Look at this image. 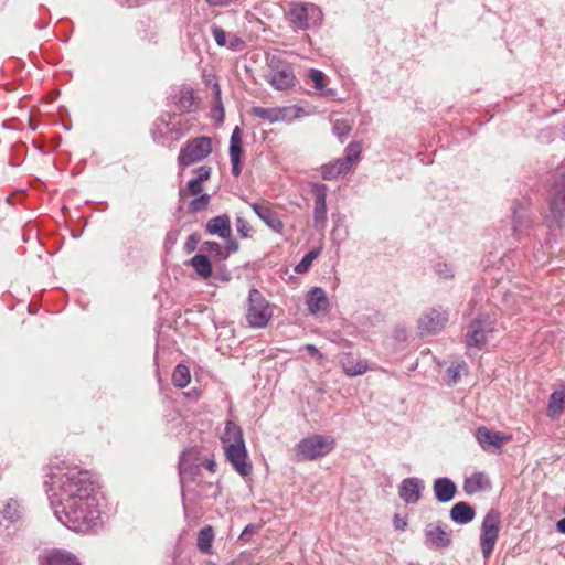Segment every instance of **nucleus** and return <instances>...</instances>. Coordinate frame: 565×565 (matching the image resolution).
Wrapping results in <instances>:
<instances>
[{"label":"nucleus","instance_id":"nucleus-31","mask_svg":"<svg viewBox=\"0 0 565 565\" xmlns=\"http://www.w3.org/2000/svg\"><path fill=\"white\" fill-rule=\"evenodd\" d=\"M565 407V391H555L551 394L547 405V416L555 418Z\"/></svg>","mask_w":565,"mask_h":565},{"label":"nucleus","instance_id":"nucleus-44","mask_svg":"<svg viewBox=\"0 0 565 565\" xmlns=\"http://www.w3.org/2000/svg\"><path fill=\"white\" fill-rule=\"evenodd\" d=\"M202 190H203L202 182H200L193 178L188 182L186 190L184 192H181V195L186 194V193L190 195H198L202 192Z\"/></svg>","mask_w":565,"mask_h":565},{"label":"nucleus","instance_id":"nucleus-58","mask_svg":"<svg viewBox=\"0 0 565 565\" xmlns=\"http://www.w3.org/2000/svg\"><path fill=\"white\" fill-rule=\"evenodd\" d=\"M306 350L309 352L310 355L321 359L322 354L319 352V350L313 344H307Z\"/></svg>","mask_w":565,"mask_h":565},{"label":"nucleus","instance_id":"nucleus-8","mask_svg":"<svg viewBox=\"0 0 565 565\" xmlns=\"http://www.w3.org/2000/svg\"><path fill=\"white\" fill-rule=\"evenodd\" d=\"M494 330L495 319L486 313L479 315L468 324L466 333L467 347L482 349Z\"/></svg>","mask_w":565,"mask_h":565},{"label":"nucleus","instance_id":"nucleus-52","mask_svg":"<svg viewBox=\"0 0 565 565\" xmlns=\"http://www.w3.org/2000/svg\"><path fill=\"white\" fill-rule=\"evenodd\" d=\"M203 247L209 252H215L217 255H222V247L217 242L206 241L203 243Z\"/></svg>","mask_w":565,"mask_h":565},{"label":"nucleus","instance_id":"nucleus-30","mask_svg":"<svg viewBox=\"0 0 565 565\" xmlns=\"http://www.w3.org/2000/svg\"><path fill=\"white\" fill-rule=\"evenodd\" d=\"M308 77L312 81L313 87L319 95L326 97H333L335 95L334 89L326 88V75L323 72L312 68L309 71Z\"/></svg>","mask_w":565,"mask_h":565},{"label":"nucleus","instance_id":"nucleus-34","mask_svg":"<svg viewBox=\"0 0 565 565\" xmlns=\"http://www.w3.org/2000/svg\"><path fill=\"white\" fill-rule=\"evenodd\" d=\"M274 114L277 117L276 121H291L296 118H299L303 114V109L294 105L275 108Z\"/></svg>","mask_w":565,"mask_h":565},{"label":"nucleus","instance_id":"nucleus-1","mask_svg":"<svg viewBox=\"0 0 565 565\" xmlns=\"http://www.w3.org/2000/svg\"><path fill=\"white\" fill-rule=\"evenodd\" d=\"M54 515L57 520L76 532H88L95 529L100 521V510L97 498L77 501L71 499L68 502L53 503Z\"/></svg>","mask_w":565,"mask_h":565},{"label":"nucleus","instance_id":"nucleus-62","mask_svg":"<svg viewBox=\"0 0 565 565\" xmlns=\"http://www.w3.org/2000/svg\"><path fill=\"white\" fill-rule=\"evenodd\" d=\"M182 498H183V508H184V512H185V515L188 516V507H186V503H185L186 494H185V491H184V490L182 491Z\"/></svg>","mask_w":565,"mask_h":565},{"label":"nucleus","instance_id":"nucleus-41","mask_svg":"<svg viewBox=\"0 0 565 565\" xmlns=\"http://www.w3.org/2000/svg\"><path fill=\"white\" fill-rule=\"evenodd\" d=\"M465 367L463 364L451 365L446 371V381L449 385L456 384L460 379V372Z\"/></svg>","mask_w":565,"mask_h":565},{"label":"nucleus","instance_id":"nucleus-60","mask_svg":"<svg viewBox=\"0 0 565 565\" xmlns=\"http://www.w3.org/2000/svg\"><path fill=\"white\" fill-rule=\"evenodd\" d=\"M555 175L557 179H565V162L555 170Z\"/></svg>","mask_w":565,"mask_h":565},{"label":"nucleus","instance_id":"nucleus-19","mask_svg":"<svg viewBox=\"0 0 565 565\" xmlns=\"http://www.w3.org/2000/svg\"><path fill=\"white\" fill-rule=\"evenodd\" d=\"M306 305L313 316L328 313L330 307L329 298L320 287H313L307 292Z\"/></svg>","mask_w":565,"mask_h":565},{"label":"nucleus","instance_id":"nucleus-4","mask_svg":"<svg viewBox=\"0 0 565 565\" xmlns=\"http://www.w3.org/2000/svg\"><path fill=\"white\" fill-rule=\"evenodd\" d=\"M266 71L264 79L275 89L286 90L295 86L296 76L292 65L282 57L280 52L265 53Z\"/></svg>","mask_w":565,"mask_h":565},{"label":"nucleus","instance_id":"nucleus-15","mask_svg":"<svg viewBox=\"0 0 565 565\" xmlns=\"http://www.w3.org/2000/svg\"><path fill=\"white\" fill-rule=\"evenodd\" d=\"M553 180L550 212L555 223L561 226L565 224V179H557L554 171Z\"/></svg>","mask_w":565,"mask_h":565},{"label":"nucleus","instance_id":"nucleus-18","mask_svg":"<svg viewBox=\"0 0 565 565\" xmlns=\"http://www.w3.org/2000/svg\"><path fill=\"white\" fill-rule=\"evenodd\" d=\"M249 205L259 220H262L270 230L276 233H280L282 231L284 224L270 202L259 201Z\"/></svg>","mask_w":565,"mask_h":565},{"label":"nucleus","instance_id":"nucleus-24","mask_svg":"<svg viewBox=\"0 0 565 565\" xmlns=\"http://www.w3.org/2000/svg\"><path fill=\"white\" fill-rule=\"evenodd\" d=\"M491 487V482L486 473L475 472L463 481V491L471 495Z\"/></svg>","mask_w":565,"mask_h":565},{"label":"nucleus","instance_id":"nucleus-9","mask_svg":"<svg viewBox=\"0 0 565 565\" xmlns=\"http://www.w3.org/2000/svg\"><path fill=\"white\" fill-rule=\"evenodd\" d=\"M203 463V456L199 448L191 447L183 450L179 457L178 463L181 484L183 486L184 483L195 481Z\"/></svg>","mask_w":565,"mask_h":565},{"label":"nucleus","instance_id":"nucleus-64","mask_svg":"<svg viewBox=\"0 0 565 565\" xmlns=\"http://www.w3.org/2000/svg\"><path fill=\"white\" fill-rule=\"evenodd\" d=\"M258 56H259V53H254V54L250 56V58H252V60H256Z\"/></svg>","mask_w":565,"mask_h":565},{"label":"nucleus","instance_id":"nucleus-39","mask_svg":"<svg viewBox=\"0 0 565 565\" xmlns=\"http://www.w3.org/2000/svg\"><path fill=\"white\" fill-rule=\"evenodd\" d=\"M210 203L209 194H201L200 196L194 198L189 204V211L192 213H196L200 211H204Z\"/></svg>","mask_w":565,"mask_h":565},{"label":"nucleus","instance_id":"nucleus-57","mask_svg":"<svg viewBox=\"0 0 565 565\" xmlns=\"http://www.w3.org/2000/svg\"><path fill=\"white\" fill-rule=\"evenodd\" d=\"M522 215L516 210L513 211V231L516 232L521 226Z\"/></svg>","mask_w":565,"mask_h":565},{"label":"nucleus","instance_id":"nucleus-12","mask_svg":"<svg viewBox=\"0 0 565 565\" xmlns=\"http://www.w3.org/2000/svg\"><path fill=\"white\" fill-rule=\"evenodd\" d=\"M449 320V312L441 306L424 311L417 321L418 332L422 337L440 332Z\"/></svg>","mask_w":565,"mask_h":565},{"label":"nucleus","instance_id":"nucleus-22","mask_svg":"<svg viewBox=\"0 0 565 565\" xmlns=\"http://www.w3.org/2000/svg\"><path fill=\"white\" fill-rule=\"evenodd\" d=\"M423 489L422 481L418 478H406L402 481L398 493L406 503H416L420 498Z\"/></svg>","mask_w":565,"mask_h":565},{"label":"nucleus","instance_id":"nucleus-48","mask_svg":"<svg viewBox=\"0 0 565 565\" xmlns=\"http://www.w3.org/2000/svg\"><path fill=\"white\" fill-rule=\"evenodd\" d=\"M193 172L195 174L194 179L200 182H203L210 178L211 168L207 166H202V167H199L198 169H195Z\"/></svg>","mask_w":565,"mask_h":565},{"label":"nucleus","instance_id":"nucleus-25","mask_svg":"<svg viewBox=\"0 0 565 565\" xmlns=\"http://www.w3.org/2000/svg\"><path fill=\"white\" fill-rule=\"evenodd\" d=\"M476 512L467 502H457L450 509V519L457 524H467L475 519Z\"/></svg>","mask_w":565,"mask_h":565},{"label":"nucleus","instance_id":"nucleus-56","mask_svg":"<svg viewBox=\"0 0 565 565\" xmlns=\"http://www.w3.org/2000/svg\"><path fill=\"white\" fill-rule=\"evenodd\" d=\"M203 466L205 469H207L210 472H215V467H216V463L213 459H209V458H205L203 457Z\"/></svg>","mask_w":565,"mask_h":565},{"label":"nucleus","instance_id":"nucleus-63","mask_svg":"<svg viewBox=\"0 0 565 565\" xmlns=\"http://www.w3.org/2000/svg\"><path fill=\"white\" fill-rule=\"evenodd\" d=\"M247 536V526H245L239 535L241 540H244Z\"/></svg>","mask_w":565,"mask_h":565},{"label":"nucleus","instance_id":"nucleus-14","mask_svg":"<svg viewBox=\"0 0 565 565\" xmlns=\"http://www.w3.org/2000/svg\"><path fill=\"white\" fill-rule=\"evenodd\" d=\"M311 192L313 194V226L324 230L327 224V193L328 186L324 183H312Z\"/></svg>","mask_w":565,"mask_h":565},{"label":"nucleus","instance_id":"nucleus-5","mask_svg":"<svg viewBox=\"0 0 565 565\" xmlns=\"http://www.w3.org/2000/svg\"><path fill=\"white\" fill-rule=\"evenodd\" d=\"M287 19L295 30L306 31L321 25L323 14L321 9L312 3L294 2L289 4Z\"/></svg>","mask_w":565,"mask_h":565},{"label":"nucleus","instance_id":"nucleus-6","mask_svg":"<svg viewBox=\"0 0 565 565\" xmlns=\"http://www.w3.org/2000/svg\"><path fill=\"white\" fill-rule=\"evenodd\" d=\"M335 447V440L328 435H312L301 439L296 446L298 460H316L327 456Z\"/></svg>","mask_w":565,"mask_h":565},{"label":"nucleus","instance_id":"nucleus-51","mask_svg":"<svg viewBox=\"0 0 565 565\" xmlns=\"http://www.w3.org/2000/svg\"><path fill=\"white\" fill-rule=\"evenodd\" d=\"M236 227L242 237H247V224L243 216L236 218Z\"/></svg>","mask_w":565,"mask_h":565},{"label":"nucleus","instance_id":"nucleus-53","mask_svg":"<svg viewBox=\"0 0 565 565\" xmlns=\"http://www.w3.org/2000/svg\"><path fill=\"white\" fill-rule=\"evenodd\" d=\"M406 526H407L406 519L399 516L398 514H395V516H394V527L397 531H405Z\"/></svg>","mask_w":565,"mask_h":565},{"label":"nucleus","instance_id":"nucleus-10","mask_svg":"<svg viewBox=\"0 0 565 565\" xmlns=\"http://www.w3.org/2000/svg\"><path fill=\"white\" fill-rule=\"evenodd\" d=\"M212 152V143L209 137H196L189 140L180 150L178 162L189 167L206 158Z\"/></svg>","mask_w":565,"mask_h":565},{"label":"nucleus","instance_id":"nucleus-59","mask_svg":"<svg viewBox=\"0 0 565 565\" xmlns=\"http://www.w3.org/2000/svg\"><path fill=\"white\" fill-rule=\"evenodd\" d=\"M243 43H244V41H243L241 38H238V36H236V35H233V36H231V39H230L228 46H230L231 49H235V47H237L238 45H242Z\"/></svg>","mask_w":565,"mask_h":565},{"label":"nucleus","instance_id":"nucleus-3","mask_svg":"<svg viewBox=\"0 0 565 565\" xmlns=\"http://www.w3.org/2000/svg\"><path fill=\"white\" fill-rule=\"evenodd\" d=\"M224 452L228 462L243 477L247 476V451L245 448L242 428L234 422L226 423L221 437Z\"/></svg>","mask_w":565,"mask_h":565},{"label":"nucleus","instance_id":"nucleus-7","mask_svg":"<svg viewBox=\"0 0 565 565\" xmlns=\"http://www.w3.org/2000/svg\"><path fill=\"white\" fill-rule=\"evenodd\" d=\"M501 525V514L495 509H490L481 523L480 529V548L484 559H488L495 547L499 539Z\"/></svg>","mask_w":565,"mask_h":565},{"label":"nucleus","instance_id":"nucleus-26","mask_svg":"<svg viewBox=\"0 0 565 565\" xmlns=\"http://www.w3.org/2000/svg\"><path fill=\"white\" fill-rule=\"evenodd\" d=\"M341 365L348 376L362 375L369 370L367 362L355 358L353 354H347L341 360Z\"/></svg>","mask_w":565,"mask_h":565},{"label":"nucleus","instance_id":"nucleus-29","mask_svg":"<svg viewBox=\"0 0 565 565\" xmlns=\"http://www.w3.org/2000/svg\"><path fill=\"white\" fill-rule=\"evenodd\" d=\"M175 106L181 114L190 113L194 106V92L192 88H182L175 94Z\"/></svg>","mask_w":565,"mask_h":565},{"label":"nucleus","instance_id":"nucleus-38","mask_svg":"<svg viewBox=\"0 0 565 565\" xmlns=\"http://www.w3.org/2000/svg\"><path fill=\"white\" fill-rule=\"evenodd\" d=\"M191 128V125L188 120L174 122L171 128H169L168 135L172 142L179 141Z\"/></svg>","mask_w":565,"mask_h":565},{"label":"nucleus","instance_id":"nucleus-28","mask_svg":"<svg viewBox=\"0 0 565 565\" xmlns=\"http://www.w3.org/2000/svg\"><path fill=\"white\" fill-rule=\"evenodd\" d=\"M213 541H214V530L212 526L206 525L200 530L196 539L198 550L205 554H213Z\"/></svg>","mask_w":565,"mask_h":565},{"label":"nucleus","instance_id":"nucleus-42","mask_svg":"<svg viewBox=\"0 0 565 565\" xmlns=\"http://www.w3.org/2000/svg\"><path fill=\"white\" fill-rule=\"evenodd\" d=\"M2 515L4 519L14 522L20 518V511L18 509L17 502H9L4 507L2 511Z\"/></svg>","mask_w":565,"mask_h":565},{"label":"nucleus","instance_id":"nucleus-16","mask_svg":"<svg viewBox=\"0 0 565 565\" xmlns=\"http://www.w3.org/2000/svg\"><path fill=\"white\" fill-rule=\"evenodd\" d=\"M475 437L480 447L487 452H499L505 443L512 440L511 435L490 430L487 427H479Z\"/></svg>","mask_w":565,"mask_h":565},{"label":"nucleus","instance_id":"nucleus-2","mask_svg":"<svg viewBox=\"0 0 565 565\" xmlns=\"http://www.w3.org/2000/svg\"><path fill=\"white\" fill-rule=\"evenodd\" d=\"M54 483L58 484L61 491V500L58 502H68L71 499L87 500L96 498V484L92 475L86 470H79L76 467L68 469L61 475L51 477Z\"/></svg>","mask_w":565,"mask_h":565},{"label":"nucleus","instance_id":"nucleus-40","mask_svg":"<svg viewBox=\"0 0 565 565\" xmlns=\"http://www.w3.org/2000/svg\"><path fill=\"white\" fill-rule=\"evenodd\" d=\"M351 131V126L344 119H337L333 122V132L340 138H345Z\"/></svg>","mask_w":565,"mask_h":565},{"label":"nucleus","instance_id":"nucleus-23","mask_svg":"<svg viewBox=\"0 0 565 565\" xmlns=\"http://www.w3.org/2000/svg\"><path fill=\"white\" fill-rule=\"evenodd\" d=\"M433 489L437 501L443 503L451 501L457 491L455 482L446 477L437 478Z\"/></svg>","mask_w":565,"mask_h":565},{"label":"nucleus","instance_id":"nucleus-45","mask_svg":"<svg viewBox=\"0 0 565 565\" xmlns=\"http://www.w3.org/2000/svg\"><path fill=\"white\" fill-rule=\"evenodd\" d=\"M212 34H213V38L218 46L226 45V33L221 26L213 25Z\"/></svg>","mask_w":565,"mask_h":565},{"label":"nucleus","instance_id":"nucleus-55","mask_svg":"<svg viewBox=\"0 0 565 565\" xmlns=\"http://www.w3.org/2000/svg\"><path fill=\"white\" fill-rule=\"evenodd\" d=\"M248 23H249V28H252V30H258V29H260V26L263 24V22L258 18L253 17L250 13H249Z\"/></svg>","mask_w":565,"mask_h":565},{"label":"nucleus","instance_id":"nucleus-13","mask_svg":"<svg viewBox=\"0 0 565 565\" xmlns=\"http://www.w3.org/2000/svg\"><path fill=\"white\" fill-rule=\"evenodd\" d=\"M205 230L209 234L217 235L225 239L227 254L238 250V243L232 237L231 222L226 214L217 215L209 220Z\"/></svg>","mask_w":565,"mask_h":565},{"label":"nucleus","instance_id":"nucleus-61","mask_svg":"<svg viewBox=\"0 0 565 565\" xmlns=\"http://www.w3.org/2000/svg\"><path fill=\"white\" fill-rule=\"evenodd\" d=\"M556 530H557L559 533L565 534V518H564V519H561L559 521H557V522H556Z\"/></svg>","mask_w":565,"mask_h":565},{"label":"nucleus","instance_id":"nucleus-21","mask_svg":"<svg viewBox=\"0 0 565 565\" xmlns=\"http://www.w3.org/2000/svg\"><path fill=\"white\" fill-rule=\"evenodd\" d=\"M242 152H243V149H242L241 129L238 126H236L232 132L231 140H230V159H231V164H232L231 172L236 178L242 172V167H241Z\"/></svg>","mask_w":565,"mask_h":565},{"label":"nucleus","instance_id":"nucleus-17","mask_svg":"<svg viewBox=\"0 0 565 565\" xmlns=\"http://www.w3.org/2000/svg\"><path fill=\"white\" fill-rule=\"evenodd\" d=\"M424 535L431 548L441 550L451 545V532L440 522L429 523L424 530Z\"/></svg>","mask_w":565,"mask_h":565},{"label":"nucleus","instance_id":"nucleus-32","mask_svg":"<svg viewBox=\"0 0 565 565\" xmlns=\"http://www.w3.org/2000/svg\"><path fill=\"white\" fill-rule=\"evenodd\" d=\"M190 265L202 278H209L212 275V264L206 255L198 254L190 260Z\"/></svg>","mask_w":565,"mask_h":565},{"label":"nucleus","instance_id":"nucleus-37","mask_svg":"<svg viewBox=\"0 0 565 565\" xmlns=\"http://www.w3.org/2000/svg\"><path fill=\"white\" fill-rule=\"evenodd\" d=\"M361 154V146L359 142H350L344 150V158H341L343 162H348V168L351 170L352 164L355 163Z\"/></svg>","mask_w":565,"mask_h":565},{"label":"nucleus","instance_id":"nucleus-49","mask_svg":"<svg viewBox=\"0 0 565 565\" xmlns=\"http://www.w3.org/2000/svg\"><path fill=\"white\" fill-rule=\"evenodd\" d=\"M151 135H152V138H153L154 142L158 143V145H162V146L166 145V140L169 138V135L166 136L162 132V129L159 128V127H156L154 125H153V128L151 130Z\"/></svg>","mask_w":565,"mask_h":565},{"label":"nucleus","instance_id":"nucleus-11","mask_svg":"<svg viewBox=\"0 0 565 565\" xmlns=\"http://www.w3.org/2000/svg\"><path fill=\"white\" fill-rule=\"evenodd\" d=\"M274 315L273 306L256 290H249V328H265Z\"/></svg>","mask_w":565,"mask_h":565},{"label":"nucleus","instance_id":"nucleus-35","mask_svg":"<svg viewBox=\"0 0 565 565\" xmlns=\"http://www.w3.org/2000/svg\"><path fill=\"white\" fill-rule=\"evenodd\" d=\"M214 105L211 109V116L214 120L222 122L224 119V108L221 100V88L217 83L213 85Z\"/></svg>","mask_w":565,"mask_h":565},{"label":"nucleus","instance_id":"nucleus-46","mask_svg":"<svg viewBox=\"0 0 565 565\" xmlns=\"http://www.w3.org/2000/svg\"><path fill=\"white\" fill-rule=\"evenodd\" d=\"M435 273L444 279L452 277V270L449 265L445 263H437L434 267Z\"/></svg>","mask_w":565,"mask_h":565},{"label":"nucleus","instance_id":"nucleus-54","mask_svg":"<svg viewBox=\"0 0 565 565\" xmlns=\"http://www.w3.org/2000/svg\"><path fill=\"white\" fill-rule=\"evenodd\" d=\"M118 1L121 6H126L128 8H136V7L143 4L148 0H118Z\"/></svg>","mask_w":565,"mask_h":565},{"label":"nucleus","instance_id":"nucleus-36","mask_svg":"<svg viewBox=\"0 0 565 565\" xmlns=\"http://www.w3.org/2000/svg\"><path fill=\"white\" fill-rule=\"evenodd\" d=\"M321 248H315L309 250L302 259L295 266V273L305 274L309 270L312 262L320 255Z\"/></svg>","mask_w":565,"mask_h":565},{"label":"nucleus","instance_id":"nucleus-27","mask_svg":"<svg viewBox=\"0 0 565 565\" xmlns=\"http://www.w3.org/2000/svg\"><path fill=\"white\" fill-rule=\"evenodd\" d=\"M349 171L348 162H343L339 158L321 167V177L324 180H334L340 175L347 174Z\"/></svg>","mask_w":565,"mask_h":565},{"label":"nucleus","instance_id":"nucleus-43","mask_svg":"<svg viewBox=\"0 0 565 565\" xmlns=\"http://www.w3.org/2000/svg\"><path fill=\"white\" fill-rule=\"evenodd\" d=\"M275 108H262V107H253L252 113L259 118L267 119L270 122L276 121L277 117L274 114Z\"/></svg>","mask_w":565,"mask_h":565},{"label":"nucleus","instance_id":"nucleus-47","mask_svg":"<svg viewBox=\"0 0 565 565\" xmlns=\"http://www.w3.org/2000/svg\"><path fill=\"white\" fill-rule=\"evenodd\" d=\"M177 114H167V117L161 116L154 121V126L159 128H167L169 130L171 122L175 119Z\"/></svg>","mask_w":565,"mask_h":565},{"label":"nucleus","instance_id":"nucleus-20","mask_svg":"<svg viewBox=\"0 0 565 565\" xmlns=\"http://www.w3.org/2000/svg\"><path fill=\"white\" fill-rule=\"evenodd\" d=\"M39 565H81L72 553L64 550H52L40 555Z\"/></svg>","mask_w":565,"mask_h":565},{"label":"nucleus","instance_id":"nucleus-50","mask_svg":"<svg viewBox=\"0 0 565 565\" xmlns=\"http://www.w3.org/2000/svg\"><path fill=\"white\" fill-rule=\"evenodd\" d=\"M198 243H199V237L198 235L194 233V234H191L188 236L186 241H185V244H184V249L186 253H192L198 247Z\"/></svg>","mask_w":565,"mask_h":565},{"label":"nucleus","instance_id":"nucleus-33","mask_svg":"<svg viewBox=\"0 0 565 565\" xmlns=\"http://www.w3.org/2000/svg\"><path fill=\"white\" fill-rule=\"evenodd\" d=\"M191 381L190 370L183 364L179 363L172 373V382L179 388H184Z\"/></svg>","mask_w":565,"mask_h":565}]
</instances>
